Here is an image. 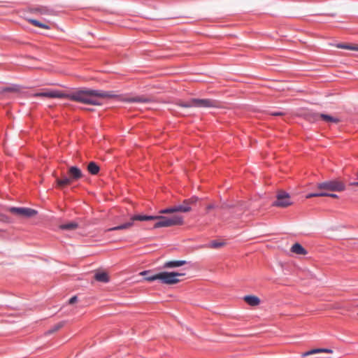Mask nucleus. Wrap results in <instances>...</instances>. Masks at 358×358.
<instances>
[{
    "instance_id": "obj_1",
    "label": "nucleus",
    "mask_w": 358,
    "mask_h": 358,
    "mask_svg": "<svg viewBox=\"0 0 358 358\" xmlns=\"http://www.w3.org/2000/svg\"><path fill=\"white\" fill-rule=\"evenodd\" d=\"M117 96L113 91L82 90L71 94H65L64 98L85 104L100 106V99H112Z\"/></svg>"
},
{
    "instance_id": "obj_2",
    "label": "nucleus",
    "mask_w": 358,
    "mask_h": 358,
    "mask_svg": "<svg viewBox=\"0 0 358 358\" xmlns=\"http://www.w3.org/2000/svg\"><path fill=\"white\" fill-rule=\"evenodd\" d=\"M52 175L55 178L56 187L59 189H63L66 186L71 185L73 182L77 181L83 177L81 170L78 167L73 166L68 168V176L64 175L62 178H59L55 172Z\"/></svg>"
},
{
    "instance_id": "obj_3",
    "label": "nucleus",
    "mask_w": 358,
    "mask_h": 358,
    "mask_svg": "<svg viewBox=\"0 0 358 358\" xmlns=\"http://www.w3.org/2000/svg\"><path fill=\"white\" fill-rule=\"evenodd\" d=\"M184 275L182 273L162 271L145 278V280L152 282L158 280L163 284L175 285L180 282V278Z\"/></svg>"
},
{
    "instance_id": "obj_4",
    "label": "nucleus",
    "mask_w": 358,
    "mask_h": 358,
    "mask_svg": "<svg viewBox=\"0 0 358 358\" xmlns=\"http://www.w3.org/2000/svg\"><path fill=\"white\" fill-rule=\"evenodd\" d=\"M156 217L155 220H157V222L153 226L154 228L169 227L173 226L182 225L183 224V217L178 215H174L171 217Z\"/></svg>"
},
{
    "instance_id": "obj_5",
    "label": "nucleus",
    "mask_w": 358,
    "mask_h": 358,
    "mask_svg": "<svg viewBox=\"0 0 358 358\" xmlns=\"http://www.w3.org/2000/svg\"><path fill=\"white\" fill-rule=\"evenodd\" d=\"M179 106L185 108H217L219 107L218 101L209 99H192L187 102H180Z\"/></svg>"
},
{
    "instance_id": "obj_6",
    "label": "nucleus",
    "mask_w": 358,
    "mask_h": 358,
    "mask_svg": "<svg viewBox=\"0 0 358 358\" xmlns=\"http://www.w3.org/2000/svg\"><path fill=\"white\" fill-rule=\"evenodd\" d=\"M197 201L196 197H192L188 199H185L180 205L174 206L166 209L162 210L160 213L168 214L173 213L176 212L187 213L192 210L191 206L194 205Z\"/></svg>"
},
{
    "instance_id": "obj_7",
    "label": "nucleus",
    "mask_w": 358,
    "mask_h": 358,
    "mask_svg": "<svg viewBox=\"0 0 358 358\" xmlns=\"http://www.w3.org/2000/svg\"><path fill=\"white\" fill-rule=\"evenodd\" d=\"M155 218L156 217L155 216L141 215H134L131 218V221L130 222H128L127 223H124L123 224H121V225H119V226H117V227H115L110 228V229H107V231H110L127 229H129V228H130L131 227L133 226V224H134L133 222L134 221L155 220Z\"/></svg>"
},
{
    "instance_id": "obj_8",
    "label": "nucleus",
    "mask_w": 358,
    "mask_h": 358,
    "mask_svg": "<svg viewBox=\"0 0 358 358\" xmlns=\"http://www.w3.org/2000/svg\"><path fill=\"white\" fill-rule=\"evenodd\" d=\"M319 190L341 192L345 189V185L338 180H330L317 185Z\"/></svg>"
},
{
    "instance_id": "obj_9",
    "label": "nucleus",
    "mask_w": 358,
    "mask_h": 358,
    "mask_svg": "<svg viewBox=\"0 0 358 358\" xmlns=\"http://www.w3.org/2000/svg\"><path fill=\"white\" fill-rule=\"evenodd\" d=\"M8 210L11 213L24 218H31L38 214L37 210L29 208L10 207Z\"/></svg>"
},
{
    "instance_id": "obj_10",
    "label": "nucleus",
    "mask_w": 358,
    "mask_h": 358,
    "mask_svg": "<svg viewBox=\"0 0 358 358\" xmlns=\"http://www.w3.org/2000/svg\"><path fill=\"white\" fill-rule=\"evenodd\" d=\"M293 202L291 199L289 194L284 191H280L276 196V200L273 203V206L279 208H287L292 205Z\"/></svg>"
},
{
    "instance_id": "obj_11",
    "label": "nucleus",
    "mask_w": 358,
    "mask_h": 358,
    "mask_svg": "<svg viewBox=\"0 0 358 358\" xmlns=\"http://www.w3.org/2000/svg\"><path fill=\"white\" fill-rule=\"evenodd\" d=\"M33 96L36 97H42L48 99L64 98L65 94L57 90H44L41 92L35 93Z\"/></svg>"
},
{
    "instance_id": "obj_12",
    "label": "nucleus",
    "mask_w": 358,
    "mask_h": 358,
    "mask_svg": "<svg viewBox=\"0 0 358 358\" xmlns=\"http://www.w3.org/2000/svg\"><path fill=\"white\" fill-rule=\"evenodd\" d=\"M187 264V262L185 260H171L166 262L164 265V268H172L182 266Z\"/></svg>"
},
{
    "instance_id": "obj_13",
    "label": "nucleus",
    "mask_w": 358,
    "mask_h": 358,
    "mask_svg": "<svg viewBox=\"0 0 358 358\" xmlns=\"http://www.w3.org/2000/svg\"><path fill=\"white\" fill-rule=\"evenodd\" d=\"M321 352H326V353L331 354V353H333V350L331 349H327V348H315V349H313L309 351H307L306 352H303L301 355V356L303 357H308L309 355H315V354H318V353H321Z\"/></svg>"
},
{
    "instance_id": "obj_14",
    "label": "nucleus",
    "mask_w": 358,
    "mask_h": 358,
    "mask_svg": "<svg viewBox=\"0 0 358 358\" xmlns=\"http://www.w3.org/2000/svg\"><path fill=\"white\" fill-rule=\"evenodd\" d=\"M243 299L248 305L251 306H257L260 303V299L259 297L255 295L245 296Z\"/></svg>"
},
{
    "instance_id": "obj_15",
    "label": "nucleus",
    "mask_w": 358,
    "mask_h": 358,
    "mask_svg": "<svg viewBox=\"0 0 358 358\" xmlns=\"http://www.w3.org/2000/svg\"><path fill=\"white\" fill-rule=\"evenodd\" d=\"M291 251L297 255H306V250L299 243H295L292 245Z\"/></svg>"
},
{
    "instance_id": "obj_16",
    "label": "nucleus",
    "mask_w": 358,
    "mask_h": 358,
    "mask_svg": "<svg viewBox=\"0 0 358 358\" xmlns=\"http://www.w3.org/2000/svg\"><path fill=\"white\" fill-rule=\"evenodd\" d=\"M99 169V166L94 162H90L87 165V171L92 175H96Z\"/></svg>"
},
{
    "instance_id": "obj_17",
    "label": "nucleus",
    "mask_w": 358,
    "mask_h": 358,
    "mask_svg": "<svg viewBox=\"0 0 358 358\" xmlns=\"http://www.w3.org/2000/svg\"><path fill=\"white\" fill-rule=\"evenodd\" d=\"M336 47L341 49H346L358 52V45L357 44L338 43L336 45Z\"/></svg>"
},
{
    "instance_id": "obj_18",
    "label": "nucleus",
    "mask_w": 358,
    "mask_h": 358,
    "mask_svg": "<svg viewBox=\"0 0 358 358\" xmlns=\"http://www.w3.org/2000/svg\"><path fill=\"white\" fill-rule=\"evenodd\" d=\"M78 227V223L72 222L67 224H61L59 228L63 230L73 231L76 229Z\"/></svg>"
},
{
    "instance_id": "obj_19",
    "label": "nucleus",
    "mask_w": 358,
    "mask_h": 358,
    "mask_svg": "<svg viewBox=\"0 0 358 358\" xmlns=\"http://www.w3.org/2000/svg\"><path fill=\"white\" fill-rule=\"evenodd\" d=\"M94 278L99 282H108L109 281V277L106 272L97 273L94 275Z\"/></svg>"
},
{
    "instance_id": "obj_20",
    "label": "nucleus",
    "mask_w": 358,
    "mask_h": 358,
    "mask_svg": "<svg viewBox=\"0 0 358 358\" xmlns=\"http://www.w3.org/2000/svg\"><path fill=\"white\" fill-rule=\"evenodd\" d=\"M320 196H331L333 198H337V195L335 194H329V193H310L306 196V199H310L312 197H320Z\"/></svg>"
},
{
    "instance_id": "obj_21",
    "label": "nucleus",
    "mask_w": 358,
    "mask_h": 358,
    "mask_svg": "<svg viewBox=\"0 0 358 358\" xmlns=\"http://www.w3.org/2000/svg\"><path fill=\"white\" fill-rule=\"evenodd\" d=\"M124 101L129 102H141V103H147L151 101L150 99L141 96H135L128 99H125Z\"/></svg>"
},
{
    "instance_id": "obj_22",
    "label": "nucleus",
    "mask_w": 358,
    "mask_h": 358,
    "mask_svg": "<svg viewBox=\"0 0 358 358\" xmlns=\"http://www.w3.org/2000/svg\"><path fill=\"white\" fill-rule=\"evenodd\" d=\"M225 245L224 241L214 240L209 243L208 248L217 249L224 247Z\"/></svg>"
},
{
    "instance_id": "obj_23",
    "label": "nucleus",
    "mask_w": 358,
    "mask_h": 358,
    "mask_svg": "<svg viewBox=\"0 0 358 358\" xmlns=\"http://www.w3.org/2000/svg\"><path fill=\"white\" fill-rule=\"evenodd\" d=\"M64 322H60L56 324L51 329L48 330L45 333V335L48 336V335H50L51 334L55 333L56 331L59 330L61 328H62L64 327Z\"/></svg>"
},
{
    "instance_id": "obj_24",
    "label": "nucleus",
    "mask_w": 358,
    "mask_h": 358,
    "mask_svg": "<svg viewBox=\"0 0 358 358\" xmlns=\"http://www.w3.org/2000/svg\"><path fill=\"white\" fill-rule=\"evenodd\" d=\"M28 21L35 27H38L39 28L50 29V27L45 24L41 23L39 21L34 19H29Z\"/></svg>"
},
{
    "instance_id": "obj_25",
    "label": "nucleus",
    "mask_w": 358,
    "mask_h": 358,
    "mask_svg": "<svg viewBox=\"0 0 358 358\" xmlns=\"http://www.w3.org/2000/svg\"><path fill=\"white\" fill-rule=\"evenodd\" d=\"M320 116L321 117V118L323 120H324L326 122H334V123H337L339 122L338 119L332 116H330L329 115L320 114Z\"/></svg>"
},
{
    "instance_id": "obj_26",
    "label": "nucleus",
    "mask_w": 358,
    "mask_h": 358,
    "mask_svg": "<svg viewBox=\"0 0 358 358\" xmlns=\"http://www.w3.org/2000/svg\"><path fill=\"white\" fill-rule=\"evenodd\" d=\"M0 221L6 223L10 222V219L4 214L0 213Z\"/></svg>"
},
{
    "instance_id": "obj_27",
    "label": "nucleus",
    "mask_w": 358,
    "mask_h": 358,
    "mask_svg": "<svg viewBox=\"0 0 358 358\" xmlns=\"http://www.w3.org/2000/svg\"><path fill=\"white\" fill-rule=\"evenodd\" d=\"M150 273V271H142L140 273V275H142V276H145V278L147 277H151L152 275H148L149 273Z\"/></svg>"
},
{
    "instance_id": "obj_28",
    "label": "nucleus",
    "mask_w": 358,
    "mask_h": 358,
    "mask_svg": "<svg viewBox=\"0 0 358 358\" xmlns=\"http://www.w3.org/2000/svg\"><path fill=\"white\" fill-rule=\"evenodd\" d=\"M78 301V297L76 296H72L69 300V304H73L74 303H76V301Z\"/></svg>"
},
{
    "instance_id": "obj_29",
    "label": "nucleus",
    "mask_w": 358,
    "mask_h": 358,
    "mask_svg": "<svg viewBox=\"0 0 358 358\" xmlns=\"http://www.w3.org/2000/svg\"><path fill=\"white\" fill-rule=\"evenodd\" d=\"M214 208H215V205L214 204H209V205L207 206L206 209L208 210H209L213 209Z\"/></svg>"
},
{
    "instance_id": "obj_30",
    "label": "nucleus",
    "mask_w": 358,
    "mask_h": 358,
    "mask_svg": "<svg viewBox=\"0 0 358 358\" xmlns=\"http://www.w3.org/2000/svg\"><path fill=\"white\" fill-rule=\"evenodd\" d=\"M272 115H283V113L282 112H275V113H271Z\"/></svg>"
},
{
    "instance_id": "obj_31",
    "label": "nucleus",
    "mask_w": 358,
    "mask_h": 358,
    "mask_svg": "<svg viewBox=\"0 0 358 358\" xmlns=\"http://www.w3.org/2000/svg\"><path fill=\"white\" fill-rule=\"evenodd\" d=\"M352 186H358V182H353L350 184Z\"/></svg>"
},
{
    "instance_id": "obj_32",
    "label": "nucleus",
    "mask_w": 358,
    "mask_h": 358,
    "mask_svg": "<svg viewBox=\"0 0 358 358\" xmlns=\"http://www.w3.org/2000/svg\"><path fill=\"white\" fill-rule=\"evenodd\" d=\"M47 11H48V10H47V9H43V10H40V12H41V13H47Z\"/></svg>"
},
{
    "instance_id": "obj_33",
    "label": "nucleus",
    "mask_w": 358,
    "mask_h": 358,
    "mask_svg": "<svg viewBox=\"0 0 358 358\" xmlns=\"http://www.w3.org/2000/svg\"><path fill=\"white\" fill-rule=\"evenodd\" d=\"M325 191L326 190H320V192H317V193H327Z\"/></svg>"
},
{
    "instance_id": "obj_34",
    "label": "nucleus",
    "mask_w": 358,
    "mask_h": 358,
    "mask_svg": "<svg viewBox=\"0 0 358 358\" xmlns=\"http://www.w3.org/2000/svg\"><path fill=\"white\" fill-rule=\"evenodd\" d=\"M357 177H358V173H357Z\"/></svg>"
},
{
    "instance_id": "obj_35",
    "label": "nucleus",
    "mask_w": 358,
    "mask_h": 358,
    "mask_svg": "<svg viewBox=\"0 0 358 358\" xmlns=\"http://www.w3.org/2000/svg\"><path fill=\"white\" fill-rule=\"evenodd\" d=\"M357 315H358V313H357Z\"/></svg>"
}]
</instances>
